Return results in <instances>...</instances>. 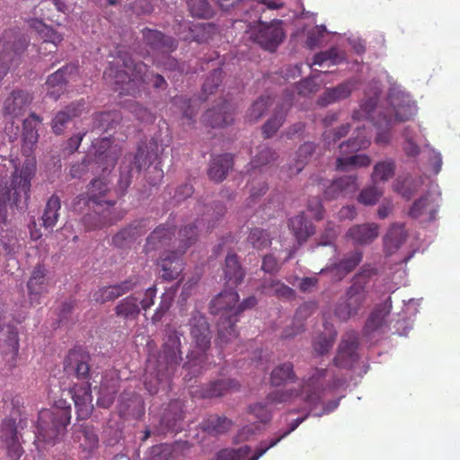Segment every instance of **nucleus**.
I'll return each instance as SVG.
<instances>
[{"instance_id": "nucleus-1", "label": "nucleus", "mask_w": 460, "mask_h": 460, "mask_svg": "<svg viewBox=\"0 0 460 460\" xmlns=\"http://www.w3.org/2000/svg\"><path fill=\"white\" fill-rule=\"evenodd\" d=\"M326 375L325 368H314L310 376L303 379L299 389L275 390L266 396L264 402L250 405L249 411L261 422L267 423L272 418V405L291 402L298 397L309 405H316L323 397L322 382Z\"/></svg>"}, {"instance_id": "nucleus-2", "label": "nucleus", "mask_w": 460, "mask_h": 460, "mask_svg": "<svg viewBox=\"0 0 460 460\" xmlns=\"http://www.w3.org/2000/svg\"><path fill=\"white\" fill-rule=\"evenodd\" d=\"M104 77L114 80L115 91L121 95H139L144 85L153 83L155 89L164 90L167 83L160 74L148 73L147 66L142 62H135L130 56H119L118 66H110L104 72Z\"/></svg>"}, {"instance_id": "nucleus-3", "label": "nucleus", "mask_w": 460, "mask_h": 460, "mask_svg": "<svg viewBox=\"0 0 460 460\" xmlns=\"http://www.w3.org/2000/svg\"><path fill=\"white\" fill-rule=\"evenodd\" d=\"M90 361L89 353L81 348L70 349L64 359V371L68 376H74L83 381L74 384L69 389L79 420L88 419L93 411L92 387L89 382Z\"/></svg>"}, {"instance_id": "nucleus-4", "label": "nucleus", "mask_w": 460, "mask_h": 460, "mask_svg": "<svg viewBox=\"0 0 460 460\" xmlns=\"http://www.w3.org/2000/svg\"><path fill=\"white\" fill-rule=\"evenodd\" d=\"M109 191L106 180L97 178L90 181L85 194L78 197L80 199H86L90 208H103L101 211L95 210L93 214H87L83 217V223L88 231L112 226L124 217L125 212L112 209L115 201L107 199Z\"/></svg>"}, {"instance_id": "nucleus-5", "label": "nucleus", "mask_w": 460, "mask_h": 460, "mask_svg": "<svg viewBox=\"0 0 460 460\" xmlns=\"http://www.w3.org/2000/svg\"><path fill=\"white\" fill-rule=\"evenodd\" d=\"M208 218L196 219L195 222L184 226L179 231V245L177 252H166L161 254L157 261L159 267V274L162 279L165 281H172L176 279L182 272L183 261L181 255L185 251L197 241L199 233L207 228L209 230L214 227V225L206 226V222Z\"/></svg>"}, {"instance_id": "nucleus-6", "label": "nucleus", "mask_w": 460, "mask_h": 460, "mask_svg": "<svg viewBox=\"0 0 460 460\" xmlns=\"http://www.w3.org/2000/svg\"><path fill=\"white\" fill-rule=\"evenodd\" d=\"M35 176V163L27 161L20 169L12 173L10 184L4 179L0 180V223L6 220V203L15 207L22 203L27 206L30 199L31 180Z\"/></svg>"}, {"instance_id": "nucleus-7", "label": "nucleus", "mask_w": 460, "mask_h": 460, "mask_svg": "<svg viewBox=\"0 0 460 460\" xmlns=\"http://www.w3.org/2000/svg\"><path fill=\"white\" fill-rule=\"evenodd\" d=\"M189 325L194 349L187 356L188 361L183 365V368L187 371L184 378L190 380L192 376L200 374L201 369L205 367L212 335L206 317L199 312L192 314Z\"/></svg>"}, {"instance_id": "nucleus-8", "label": "nucleus", "mask_w": 460, "mask_h": 460, "mask_svg": "<svg viewBox=\"0 0 460 460\" xmlns=\"http://www.w3.org/2000/svg\"><path fill=\"white\" fill-rule=\"evenodd\" d=\"M239 295L234 288H226L210 302V313L219 315L217 323V341L221 347L227 345L238 337L235 323L238 322L234 309Z\"/></svg>"}, {"instance_id": "nucleus-9", "label": "nucleus", "mask_w": 460, "mask_h": 460, "mask_svg": "<svg viewBox=\"0 0 460 460\" xmlns=\"http://www.w3.org/2000/svg\"><path fill=\"white\" fill-rule=\"evenodd\" d=\"M71 420V408L44 409L39 413L37 421V440L55 444L64 436Z\"/></svg>"}, {"instance_id": "nucleus-10", "label": "nucleus", "mask_w": 460, "mask_h": 460, "mask_svg": "<svg viewBox=\"0 0 460 460\" xmlns=\"http://www.w3.org/2000/svg\"><path fill=\"white\" fill-rule=\"evenodd\" d=\"M158 159V145L154 139L148 143L138 146L135 154H128L124 157L123 164L120 167V175L118 185L122 191H125L131 184L133 170L139 173L143 169L149 167Z\"/></svg>"}, {"instance_id": "nucleus-11", "label": "nucleus", "mask_w": 460, "mask_h": 460, "mask_svg": "<svg viewBox=\"0 0 460 460\" xmlns=\"http://www.w3.org/2000/svg\"><path fill=\"white\" fill-rule=\"evenodd\" d=\"M28 46L23 33L14 29L5 30L0 37V82L12 67L22 61Z\"/></svg>"}, {"instance_id": "nucleus-12", "label": "nucleus", "mask_w": 460, "mask_h": 460, "mask_svg": "<svg viewBox=\"0 0 460 460\" xmlns=\"http://www.w3.org/2000/svg\"><path fill=\"white\" fill-rule=\"evenodd\" d=\"M22 429V420L17 422L16 419L10 416L3 419L0 423V442L10 460H20L25 453L22 434L20 431Z\"/></svg>"}, {"instance_id": "nucleus-13", "label": "nucleus", "mask_w": 460, "mask_h": 460, "mask_svg": "<svg viewBox=\"0 0 460 460\" xmlns=\"http://www.w3.org/2000/svg\"><path fill=\"white\" fill-rule=\"evenodd\" d=\"M377 270L371 265H364L352 279V284L346 291V302L353 313L358 314L367 298V284L376 275Z\"/></svg>"}, {"instance_id": "nucleus-14", "label": "nucleus", "mask_w": 460, "mask_h": 460, "mask_svg": "<svg viewBox=\"0 0 460 460\" xmlns=\"http://www.w3.org/2000/svg\"><path fill=\"white\" fill-rule=\"evenodd\" d=\"M280 22L266 23L259 22L254 25H248L249 39L260 45L262 49L274 51L284 38V31L280 26Z\"/></svg>"}, {"instance_id": "nucleus-15", "label": "nucleus", "mask_w": 460, "mask_h": 460, "mask_svg": "<svg viewBox=\"0 0 460 460\" xmlns=\"http://www.w3.org/2000/svg\"><path fill=\"white\" fill-rule=\"evenodd\" d=\"M181 333L173 329H169L166 332L163 345V354L157 360L162 361L164 366H167L166 376H169L170 373H174L182 360L181 350Z\"/></svg>"}, {"instance_id": "nucleus-16", "label": "nucleus", "mask_w": 460, "mask_h": 460, "mask_svg": "<svg viewBox=\"0 0 460 460\" xmlns=\"http://www.w3.org/2000/svg\"><path fill=\"white\" fill-rule=\"evenodd\" d=\"M92 147L94 162L102 172L114 168L120 155V148L118 146H112L111 137H104L93 140Z\"/></svg>"}, {"instance_id": "nucleus-17", "label": "nucleus", "mask_w": 460, "mask_h": 460, "mask_svg": "<svg viewBox=\"0 0 460 460\" xmlns=\"http://www.w3.org/2000/svg\"><path fill=\"white\" fill-rule=\"evenodd\" d=\"M390 108L386 114L393 118V122H404L411 119L416 112V106L410 96L401 92H390L388 95Z\"/></svg>"}, {"instance_id": "nucleus-18", "label": "nucleus", "mask_w": 460, "mask_h": 460, "mask_svg": "<svg viewBox=\"0 0 460 460\" xmlns=\"http://www.w3.org/2000/svg\"><path fill=\"white\" fill-rule=\"evenodd\" d=\"M358 347V336L355 332L344 334L339 345L337 354L333 358V364L340 368H351L358 359L357 349Z\"/></svg>"}, {"instance_id": "nucleus-19", "label": "nucleus", "mask_w": 460, "mask_h": 460, "mask_svg": "<svg viewBox=\"0 0 460 460\" xmlns=\"http://www.w3.org/2000/svg\"><path fill=\"white\" fill-rule=\"evenodd\" d=\"M49 283L48 270L43 264H37L33 268L26 285L31 305L40 303V298L49 292Z\"/></svg>"}, {"instance_id": "nucleus-20", "label": "nucleus", "mask_w": 460, "mask_h": 460, "mask_svg": "<svg viewBox=\"0 0 460 460\" xmlns=\"http://www.w3.org/2000/svg\"><path fill=\"white\" fill-rule=\"evenodd\" d=\"M40 122L41 119L36 113H31L29 118L23 120L22 132V153L26 156V159L22 163V166L29 160H32L36 164L32 154L39 140L37 124Z\"/></svg>"}, {"instance_id": "nucleus-21", "label": "nucleus", "mask_w": 460, "mask_h": 460, "mask_svg": "<svg viewBox=\"0 0 460 460\" xmlns=\"http://www.w3.org/2000/svg\"><path fill=\"white\" fill-rule=\"evenodd\" d=\"M143 42L154 51L171 53L177 49L178 40L158 30L144 28L141 31Z\"/></svg>"}, {"instance_id": "nucleus-22", "label": "nucleus", "mask_w": 460, "mask_h": 460, "mask_svg": "<svg viewBox=\"0 0 460 460\" xmlns=\"http://www.w3.org/2000/svg\"><path fill=\"white\" fill-rule=\"evenodd\" d=\"M288 227L298 245L305 243L316 232L315 226L307 218L305 212L290 217L288 221Z\"/></svg>"}, {"instance_id": "nucleus-23", "label": "nucleus", "mask_w": 460, "mask_h": 460, "mask_svg": "<svg viewBox=\"0 0 460 460\" xmlns=\"http://www.w3.org/2000/svg\"><path fill=\"white\" fill-rule=\"evenodd\" d=\"M438 207L432 195L428 193L414 201L409 216L421 222H430L436 219Z\"/></svg>"}, {"instance_id": "nucleus-24", "label": "nucleus", "mask_w": 460, "mask_h": 460, "mask_svg": "<svg viewBox=\"0 0 460 460\" xmlns=\"http://www.w3.org/2000/svg\"><path fill=\"white\" fill-rule=\"evenodd\" d=\"M75 73H77V66L70 64L62 66L55 73L49 75L45 83L48 95L54 100H58L66 90L67 84L66 75Z\"/></svg>"}, {"instance_id": "nucleus-25", "label": "nucleus", "mask_w": 460, "mask_h": 460, "mask_svg": "<svg viewBox=\"0 0 460 460\" xmlns=\"http://www.w3.org/2000/svg\"><path fill=\"white\" fill-rule=\"evenodd\" d=\"M32 100L31 95L23 90H14L4 102V113L12 119L22 116Z\"/></svg>"}, {"instance_id": "nucleus-26", "label": "nucleus", "mask_w": 460, "mask_h": 460, "mask_svg": "<svg viewBox=\"0 0 460 460\" xmlns=\"http://www.w3.org/2000/svg\"><path fill=\"white\" fill-rule=\"evenodd\" d=\"M155 373L151 371L150 366L147 367L145 375L144 385L146 389L150 394H155L160 388L164 389L170 385L171 379L174 373H170L169 376H165L167 372V366H164L162 361H157L155 368Z\"/></svg>"}, {"instance_id": "nucleus-27", "label": "nucleus", "mask_w": 460, "mask_h": 460, "mask_svg": "<svg viewBox=\"0 0 460 460\" xmlns=\"http://www.w3.org/2000/svg\"><path fill=\"white\" fill-rule=\"evenodd\" d=\"M358 188L356 176H342L334 180L323 191V196L328 200L337 199L353 193Z\"/></svg>"}, {"instance_id": "nucleus-28", "label": "nucleus", "mask_w": 460, "mask_h": 460, "mask_svg": "<svg viewBox=\"0 0 460 460\" xmlns=\"http://www.w3.org/2000/svg\"><path fill=\"white\" fill-rule=\"evenodd\" d=\"M378 229V226L375 223L355 225L347 231L345 237L354 244L367 245L377 238Z\"/></svg>"}, {"instance_id": "nucleus-29", "label": "nucleus", "mask_w": 460, "mask_h": 460, "mask_svg": "<svg viewBox=\"0 0 460 460\" xmlns=\"http://www.w3.org/2000/svg\"><path fill=\"white\" fill-rule=\"evenodd\" d=\"M175 235V226L170 222L157 226L147 237L146 249L154 251L169 245Z\"/></svg>"}, {"instance_id": "nucleus-30", "label": "nucleus", "mask_w": 460, "mask_h": 460, "mask_svg": "<svg viewBox=\"0 0 460 460\" xmlns=\"http://www.w3.org/2000/svg\"><path fill=\"white\" fill-rule=\"evenodd\" d=\"M85 109L84 99L71 102L63 111H58L52 119V129L55 134L63 133L66 125L75 117H78Z\"/></svg>"}, {"instance_id": "nucleus-31", "label": "nucleus", "mask_w": 460, "mask_h": 460, "mask_svg": "<svg viewBox=\"0 0 460 460\" xmlns=\"http://www.w3.org/2000/svg\"><path fill=\"white\" fill-rule=\"evenodd\" d=\"M238 386L233 379H218L208 383L200 389L191 392L192 396L201 399H211L224 395L227 391Z\"/></svg>"}, {"instance_id": "nucleus-32", "label": "nucleus", "mask_w": 460, "mask_h": 460, "mask_svg": "<svg viewBox=\"0 0 460 460\" xmlns=\"http://www.w3.org/2000/svg\"><path fill=\"white\" fill-rule=\"evenodd\" d=\"M0 349L4 355H11L12 367H15L19 352L18 331L14 326L6 325L0 330Z\"/></svg>"}, {"instance_id": "nucleus-33", "label": "nucleus", "mask_w": 460, "mask_h": 460, "mask_svg": "<svg viewBox=\"0 0 460 460\" xmlns=\"http://www.w3.org/2000/svg\"><path fill=\"white\" fill-rule=\"evenodd\" d=\"M203 122L212 128H223L229 125L234 118L230 104L223 102L217 108L208 109L202 116Z\"/></svg>"}, {"instance_id": "nucleus-34", "label": "nucleus", "mask_w": 460, "mask_h": 460, "mask_svg": "<svg viewBox=\"0 0 460 460\" xmlns=\"http://www.w3.org/2000/svg\"><path fill=\"white\" fill-rule=\"evenodd\" d=\"M391 310L392 298L388 296L383 303L375 306L365 323V332L370 333L380 329L385 323V319L390 314Z\"/></svg>"}, {"instance_id": "nucleus-35", "label": "nucleus", "mask_w": 460, "mask_h": 460, "mask_svg": "<svg viewBox=\"0 0 460 460\" xmlns=\"http://www.w3.org/2000/svg\"><path fill=\"white\" fill-rule=\"evenodd\" d=\"M234 165L233 156L223 154L214 156L209 164L208 175L215 182L223 181Z\"/></svg>"}, {"instance_id": "nucleus-36", "label": "nucleus", "mask_w": 460, "mask_h": 460, "mask_svg": "<svg viewBox=\"0 0 460 460\" xmlns=\"http://www.w3.org/2000/svg\"><path fill=\"white\" fill-rule=\"evenodd\" d=\"M144 226L145 220L134 221L112 237V243L119 248L129 246L138 236L146 232L143 229Z\"/></svg>"}, {"instance_id": "nucleus-37", "label": "nucleus", "mask_w": 460, "mask_h": 460, "mask_svg": "<svg viewBox=\"0 0 460 460\" xmlns=\"http://www.w3.org/2000/svg\"><path fill=\"white\" fill-rule=\"evenodd\" d=\"M223 271L226 281L233 286L241 284L245 276V270L241 265L239 258L235 253H228L226 255Z\"/></svg>"}, {"instance_id": "nucleus-38", "label": "nucleus", "mask_w": 460, "mask_h": 460, "mask_svg": "<svg viewBox=\"0 0 460 460\" xmlns=\"http://www.w3.org/2000/svg\"><path fill=\"white\" fill-rule=\"evenodd\" d=\"M377 98L371 97L367 99L361 105L358 111L353 112L352 118L354 119H367L370 120L374 126H382L380 119L384 115H387L386 111L382 112L376 111Z\"/></svg>"}, {"instance_id": "nucleus-39", "label": "nucleus", "mask_w": 460, "mask_h": 460, "mask_svg": "<svg viewBox=\"0 0 460 460\" xmlns=\"http://www.w3.org/2000/svg\"><path fill=\"white\" fill-rule=\"evenodd\" d=\"M201 429L211 436L226 433L233 426L232 420L218 415H209L200 423Z\"/></svg>"}, {"instance_id": "nucleus-40", "label": "nucleus", "mask_w": 460, "mask_h": 460, "mask_svg": "<svg viewBox=\"0 0 460 460\" xmlns=\"http://www.w3.org/2000/svg\"><path fill=\"white\" fill-rule=\"evenodd\" d=\"M291 107L290 100L283 102L275 111L274 115L262 126V133L266 138L271 137L283 125L287 112Z\"/></svg>"}, {"instance_id": "nucleus-41", "label": "nucleus", "mask_w": 460, "mask_h": 460, "mask_svg": "<svg viewBox=\"0 0 460 460\" xmlns=\"http://www.w3.org/2000/svg\"><path fill=\"white\" fill-rule=\"evenodd\" d=\"M407 235L403 224L392 225L384 238L385 249L388 253H394L405 242Z\"/></svg>"}, {"instance_id": "nucleus-42", "label": "nucleus", "mask_w": 460, "mask_h": 460, "mask_svg": "<svg viewBox=\"0 0 460 460\" xmlns=\"http://www.w3.org/2000/svg\"><path fill=\"white\" fill-rule=\"evenodd\" d=\"M362 251L355 250L346 253L340 261L333 264L332 270H336V275H338L340 279H342L354 270L362 261Z\"/></svg>"}, {"instance_id": "nucleus-43", "label": "nucleus", "mask_w": 460, "mask_h": 460, "mask_svg": "<svg viewBox=\"0 0 460 460\" xmlns=\"http://www.w3.org/2000/svg\"><path fill=\"white\" fill-rule=\"evenodd\" d=\"M296 380V375L294 371V366L291 362H284L277 366L270 374V385L272 386H281L288 383H293Z\"/></svg>"}, {"instance_id": "nucleus-44", "label": "nucleus", "mask_w": 460, "mask_h": 460, "mask_svg": "<svg viewBox=\"0 0 460 460\" xmlns=\"http://www.w3.org/2000/svg\"><path fill=\"white\" fill-rule=\"evenodd\" d=\"M352 92V84L344 82L333 88H328L319 98L318 103L323 106L348 98Z\"/></svg>"}, {"instance_id": "nucleus-45", "label": "nucleus", "mask_w": 460, "mask_h": 460, "mask_svg": "<svg viewBox=\"0 0 460 460\" xmlns=\"http://www.w3.org/2000/svg\"><path fill=\"white\" fill-rule=\"evenodd\" d=\"M61 200L53 194L47 201L41 217L42 226L45 228H53L58 221Z\"/></svg>"}, {"instance_id": "nucleus-46", "label": "nucleus", "mask_w": 460, "mask_h": 460, "mask_svg": "<svg viewBox=\"0 0 460 460\" xmlns=\"http://www.w3.org/2000/svg\"><path fill=\"white\" fill-rule=\"evenodd\" d=\"M183 420V411L180 402H171L168 408L164 411L162 418L161 424L164 426L167 430L176 429L178 424Z\"/></svg>"}, {"instance_id": "nucleus-47", "label": "nucleus", "mask_w": 460, "mask_h": 460, "mask_svg": "<svg viewBox=\"0 0 460 460\" xmlns=\"http://www.w3.org/2000/svg\"><path fill=\"white\" fill-rule=\"evenodd\" d=\"M114 311L118 317L136 319L140 314L138 300L134 296H128L118 303Z\"/></svg>"}, {"instance_id": "nucleus-48", "label": "nucleus", "mask_w": 460, "mask_h": 460, "mask_svg": "<svg viewBox=\"0 0 460 460\" xmlns=\"http://www.w3.org/2000/svg\"><path fill=\"white\" fill-rule=\"evenodd\" d=\"M395 172L394 161L389 159L381 161L374 165L371 174V180L374 184L378 182H385L392 179Z\"/></svg>"}, {"instance_id": "nucleus-49", "label": "nucleus", "mask_w": 460, "mask_h": 460, "mask_svg": "<svg viewBox=\"0 0 460 460\" xmlns=\"http://www.w3.org/2000/svg\"><path fill=\"white\" fill-rule=\"evenodd\" d=\"M120 119L121 116L119 112L115 111L98 112L93 116V128L94 129L107 131L119 123Z\"/></svg>"}, {"instance_id": "nucleus-50", "label": "nucleus", "mask_w": 460, "mask_h": 460, "mask_svg": "<svg viewBox=\"0 0 460 460\" xmlns=\"http://www.w3.org/2000/svg\"><path fill=\"white\" fill-rule=\"evenodd\" d=\"M370 164L371 158L365 154L353 155L347 157L340 156L336 159V169L339 171H347L349 167H368Z\"/></svg>"}, {"instance_id": "nucleus-51", "label": "nucleus", "mask_w": 460, "mask_h": 460, "mask_svg": "<svg viewBox=\"0 0 460 460\" xmlns=\"http://www.w3.org/2000/svg\"><path fill=\"white\" fill-rule=\"evenodd\" d=\"M306 417L297 418L294 420L287 431H285L282 435L279 436L276 438H273L270 441L269 444H266L265 441L261 442L260 446L256 448L254 455L251 457L250 460H258L261 456H262L270 448L275 447L279 442H280L285 437L289 435L292 431H294L305 420Z\"/></svg>"}, {"instance_id": "nucleus-52", "label": "nucleus", "mask_w": 460, "mask_h": 460, "mask_svg": "<svg viewBox=\"0 0 460 460\" xmlns=\"http://www.w3.org/2000/svg\"><path fill=\"white\" fill-rule=\"evenodd\" d=\"M315 151V145L312 142H305L296 151L294 166H290V174L299 173L305 164L309 161Z\"/></svg>"}, {"instance_id": "nucleus-53", "label": "nucleus", "mask_w": 460, "mask_h": 460, "mask_svg": "<svg viewBox=\"0 0 460 460\" xmlns=\"http://www.w3.org/2000/svg\"><path fill=\"white\" fill-rule=\"evenodd\" d=\"M190 41L207 43L218 33L217 27L212 22H199L193 28Z\"/></svg>"}, {"instance_id": "nucleus-54", "label": "nucleus", "mask_w": 460, "mask_h": 460, "mask_svg": "<svg viewBox=\"0 0 460 460\" xmlns=\"http://www.w3.org/2000/svg\"><path fill=\"white\" fill-rule=\"evenodd\" d=\"M247 243L255 250L261 251L271 245V237L267 230L254 227L247 236Z\"/></svg>"}, {"instance_id": "nucleus-55", "label": "nucleus", "mask_w": 460, "mask_h": 460, "mask_svg": "<svg viewBox=\"0 0 460 460\" xmlns=\"http://www.w3.org/2000/svg\"><path fill=\"white\" fill-rule=\"evenodd\" d=\"M272 104L270 96H261L249 108L246 113V119L251 123L257 122Z\"/></svg>"}, {"instance_id": "nucleus-56", "label": "nucleus", "mask_w": 460, "mask_h": 460, "mask_svg": "<svg viewBox=\"0 0 460 460\" xmlns=\"http://www.w3.org/2000/svg\"><path fill=\"white\" fill-rule=\"evenodd\" d=\"M79 443L80 447L88 454L98 447L99 438L93 427L82 426V437L79 438Z\"/></svg>"}, {"instance_id": "nucleus-57", "label": "nucleus", "mask_w": 460, "mask_h": 460, "mask_svg": "<svg viewBox=\"0 0 460 460\" xmlns=\"http://www.w3.org/2000/svg\"><path fill=\"white\" fill-rule=\"evenodd\" d=\"M251 450L249 446L239 448H224L216 454L214 460H244Z\"/></svg>"}, {"instance_id": "nucleus-58", "label": "nucleus", "mask_w": 460, "mask_h": 460, "mask_svg": "<svg viewBox=\"0 0 460 460\" xmlns=\"http://www.w3.org/2000/svg\"><path fill=\"white\" fill-rule=\"evenodd\" d=\"M31 26L39 29L41 27L40 32L43 34L44 43L46 45L51 43L54 49H57L58 44H59L63 40V36L54 31L52 28L46 26L40 21L34 20L32 21ZM56 49H54L55 51ZM53 49H49V52H52Z\"/></svg>"}, {"instance_id": "nucleus-59", "label": "nucleus", "mask_w": 460, "mask_h": 460, "mask_svg": "<svg viewBox=\"0 0 460 460\" xmlns=\"http://www.w3.org/2000/svg\"><path fill=\"white\" fill-rule=\"evenodd\" d=\"M187 4L192 16L203 19L212 16L213 11L208 0H188Z\"/></svg>"}, {"instance_id": "nucleus-60", "label": "nucleus", "mask_w": 460, "mask_h": 460, "mask_svg": "<svg viewBox=\"0 0 460 460\" xmlns=\"http://www.w3.org/2000/svg\"><path fill=\"white\" fill-rule=\"evenodd\" d=\"M338 236V230L333 222L328 221L324 226L323 231L320 234L317 240V246H332L334 249L335 241Z\"/></svg>"}, {"instance_id": "nucleus-61", "label": "nucleus", "mask_w": 460, "mask_h": 460, "mask_svg": "<svg viewBox=\"0 0 460 460\" xmlns=\"http://www.w3.org/2000/svg\"><path fill=\"white\" fill-rule=\"evenodd\" d=\"M383 195V190L376 184H372L361 190L358 195V202L366 206L375 205Z\"/></svg>"}, {"instance_id": "nucleus-62", "label": "nucleus", "mask_w": 460, "mask_h": 460, "mask_svg": "<svg viewBox=\"0 0 460 460\" xmlns=\"http://www.w3.org/2000/svg\"><path fill=\"white\" fill-rule=\"evenodd\" d=\"M380 122L382 123V126H375L378 129L376 142L377 144L386 145L390 142V130L394 123L393 122V118L390 115H384L382 119H380Z\"/></svg>"}, {"instance_id": "nucleus-63", "label": "nucleus", "mask_w": 460, "mask_h": 460, "mask_svg": "<svg viewBox=\"0 0 460 460\" xmlns=\"http://www.w3.org/2000/svg\"><path fill=\"white\" fill-rule=\"evenodd\" d=\"M223 79V71L222 69H214L206 78L203 86L202 93L206 95V98L214 93L217 87L222 83Z\"/></svg>"}, {"instance_id": "nucleus-64", "label": "nucleus", "mask_w": 460, "mask_h": 460, "mask_svg": "<svg viewBox=\"0 0 460 460\" xmlns=\"http://www.w3.org/2000/svg\"><path fill=\"white\" fill-rule=\"evenodd\" d=\"M337 333L334 332L329 336L325 334H320L313 341V347L316 353L323 355L329 352L333 346Z\"/></svg>"}]
</instances>
